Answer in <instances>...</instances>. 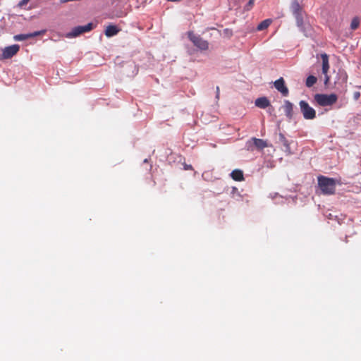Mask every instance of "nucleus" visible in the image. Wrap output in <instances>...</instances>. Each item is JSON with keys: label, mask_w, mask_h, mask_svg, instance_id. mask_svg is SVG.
Returning a JSON list of instances; mask_svg holds the SVG:
<instances>
[{"label": "nucleus", "mask_w": 361, "mask_h": 361, "mask_svg": "<svg viewBox=\"0 0 361 361\" xmlns=\"http://www.w3.org/2000/svg\"><path fill=\"white\" fill-rule=\"evenodd\" d=\"M321 58L322 61V73L326 75L329 70V56L326 53H324L321 54Z\"/></svg>", "instance_id": "14"}, {"label": "nucleus", "mask_w": 361, "mask_h": 361, "mask_svg": "<svg viewBox=\"0 0 361 361\" xmlns=\"http://www.w3.org/2000/svg\"><path fill=\"white\" fill-rule=\"evenodd\" d=\"M216 99H219V87L218 86L216 87Z\"/></svg>", "instance_id": "28"}, {"label": "nucleus", "mask_w": 361, "mask_h": 361, "mask_svg": "<svg viewBox=\"0 0 361 361\" xmlns=\"http://www.w3.org/2000/svg\"><path fill=\"white\" fill-rule=\"evenodd\" d=\"M275 88L281 93L283 96H288L289 91L285 84V80L283 78H280L274 82Z\"/></svg>", "instance_id": "10"}, {"label": "nucleus", "mask_w": 361, "mask_h": 361, "mask_svg": "<svg viewBox=\"0 0 361 361\" xmlns=\"http://www.w3.org/2000/svg\"><path fill=\"white\" fill-rule=\"evenodd\" d=\"M267 143L262 139L252 137L246 142V147L248 150L252 151L253 147H256L257 149H263L267 147Z\"/></svg>", "instance_id": "7"}, {"label": "nucleus", "mask_w": 361, "mask_h": 361, "mask_svg": "<svg viewBox=\"0 0 361 361\" xmlns=\"http://www.w3.org/2000/svg\"><path fill=\"white\" fill-rule=\"evenodd\" d=\"M184 169L185 170H192V166L191 165H188V164H184Z\"/></svg>", "instance_id": "27"}, {"label": "nucleus", "mask_w": 361, "mask_h": 361, "mask_svg": "<svg viewBox=\"0 0 361 361\" xmlns=\"http://www.w3.org/2000/svg\"><path fill=\"white\" fill-rule=\"evenodd\" d=\"M271 23V19H266L263 21H262L257 27V30H264L265 29H267L269 25Z\"/></svg>", "instance_id": "18"}, {"label": "nucleus", "mask_w": 361, "mask_h": 361, "mask_svg": "<svg viewBox=\"0 0 361 361\" xmlns=\"http://www.w3.org/2000/svg\"><path fill=\"white\" fill-rule=\"evenodd\" d=\"M318 185L324 195H334L336 191V180L324 176H318Z\"/></svg>", "instance_id": "1"}, {"label": "nucleus", "mask_w": 361, "mask_h": 361, "mask_svg": "<svg viewBox=\"0 0 361 361\" xmlns=\"http://www.w3.org/2000/svg\"><path fill=\"white\" fill-rule=\"evenodd\" d=\"M278 196H279V195L276 192L270 194V197L272 199H274L275 197H276Z\"/></svg>", "instance_id": "30"}, {"label": "nucleus", "mask_w": 361, "mask_h": 361, "mask_svg": "<svg viewBox=\"0 0 361 361\" xmlns=\"http://www.w3.org/2000/svg\"><path fill=\"white\" fill-rule=\"evenodd\" d=\"M143 164L145 165V170L147 171H151L152 168V164L149 162V160L148 159H145L144 161H143Z\"/></svg>", "instance_id": "23"}, {"label": "nucleus", "mask_w": 361, "mask_h": 361, "mask_svg": "<svg viewBox=\"0 0 361 361\" xmlns=\"http://www.w3.org/2000/svg\"><path fill=\"white\" fill-rule=\"evenodd\" d=\"M324 84L326 85L328 82H329V77L328 75V74L326 73V75H324Z\"/></svg>", "instance_id": "29"}, {"label": "nucleus", "mask_w": 361, "mask_h": 361, "mask_svg": "<svg viewBox=\"0 0 361 361\" xmlns=\"http://www.w3.org/2000/svg\"><path fill=\"white\" fill-rule=\"evenodd\" d=\"M231 178L236 181L244 180L243 172L240 169H235L231 173Z\"/></svg>", "instance_id": "16"}, {"label": "nucleus", "mask_w": 361, "mask_h": 361, "mask_svg": "<svg viewBox=\"0 0 361 361\" xmlns=\"http://www.w3.org/2000/svg\"><path fill=\"white\" fill-rule=\"evenodd\" d=\"M317 77L314 75H309L306 79L305 85L307 87H311L317 82Z\"/></svg>", "instance_id": "19"}, {"label": "nucleus", "mask_w": 361, "mask_h": 361, "mask_svg": "<svg viewBox=\"0 0 361 361\" xmlns=\"http://www.w3.org/2000/svg\"><path fill=\"white\" fill-rule=\"evenodd\" d=\"M314 99L317 104L321 106H328L334 104L338 99L336 94H316L314 96Z\"/></svg>", "instance_id": "2"}, {"label": "nucleus", "mask_w": 361, "mask_h": 361, "mask_svg": "<svg viewBox=\"0 0 361 361\" xmlns=\"http://www.w3.org/2000/svg\"><path fill=\"white\" fill-rule=\"evenodd\" d=\"M360 25V20L357 17L353 18L350 23V28L353 30H356Z\"/></svg>", "instance_id": "20"}, {"label": "nucleus", "mask_w": 361, "mask_h": 361, "mask_svg": "<svg viewBox=\"0 0 361 361\" xmlns=\"http://www.w3.org/2000/svg\"><path fill=\"white\" fill-rule=\"evenodd\" d=\"M300 112L306 120H313L317 117L316 111L310 106L307 102L301 100L299 102Z\"/></svg>", "instance_id": "3"}, {"label": "nucleus", "mask_w": 361, "mask_h": 361, "mask_svg": "<svg viewBox=\"0 0 361 361\" xmlns=\"http://www.w3.org/2000/svg\"><path fill=\"white\" fill-rule=\"evenodd\" d=\"M290 9L295 18L302 17L305 13L302 6L299 4L298 0L291 1Z\"/></svg>", "instance_id": "9"}, {"label": "nucleus", "mask_w": 361, "mask_h": 361, "mask_svg": "<svg viewBox=\"0 0 361 361\" xmlns=\"http://www.w3.org/2000/svg\"><path fill=\"white\" fill-rule=\"evenodd\" d=\"M255 104L260 109H266L270 106V102L266 97H262L255 100Z\"/></svg>", "instance_id": "13"}, {"label": "nucleus", "mask_w": 361, "mask_h": 361, "mask_svg": "<svg viewBox=\"0 0 361 361\" xmlns=\"http://www.w3.org/2000/svg\"><path fill=\"white\" fill-rule=\"evenodd\" d=\"M118 32L119 30L116 25H109L106 27L104 33L106 37H112L116 35Z\"/></svg>", "instance_id": "15"}, {"label": "nucleus", "mask_w": 361, "mask_h": 361, "mask_svg": "<svg viewBox=\"0 0 361 361\" xmlns=\"http://www.w3.org/2000/svg\"><path fill=\"white\" fill-rule=\"evenodd\" d=\"M94 25L92 23H89L85 25H79L73 27L70 32H68L66 35V37L67 38H74L77 37L79 35L90 32L94 28Z\"/></svg>", "instance_id": "5"}, {"label": "nucleus", "mask_w": 361, "mask_h": 361, "mask_svg": "<svg viewBox=\"0 0 361 361\" xmlns=\"http://www.w3.org/2000/svg\"><path fill=\"white\" fill-rule=\"evenodd\" d=\"M45 30L36 31L29 34H20L17 35L13 37L16 41H23L29 38L35 37L45 33Z\"/></svg>", "instance_id": "11"}, {"label": "nucleus", "mask_w": 361, "mask_h": 361, "mask_svg": "<svg viewBox=\"0 0 361 361\" xmlns=\"http://www.w3.org/2000/svg\"><path fill=\"white\" fill-rule=\"evenodd\" d=\"M360 97V92L358 91H356L353 93V99L355 100H357Z\"/></svg>", "instance_id": "26"}, {"label": "nucleus", "mask_w": 361, "mask_h": 361, "mask_svg": "<svg viewBox=\"0 0 361 361\" xmlns=\"http://www.w3.org/2000/svg\"><path fill=\"white\" fill-rule=\"evenodd\" d=\"M276 143L283 147L281 149L286 155L289 156L293 154L291 149V145L294 144L295 142L293 140H288L282 133H279Z\"/></svg>", "instance_id": "6"}, {"label": "nucleus", "mask_w": 361, "mask_h": 361, "mask_svg": "<svg viewBox=\"0 0 361 361\" xmlns=\"http://www.w3.org/2000/svg\"><path fill=\"white\" fill-rule=\"evenodd\" d=\"M20 49V46L18 44H13L11 46H8L4 48L2 51L1 55L0 56V60L2 59H8L15 56Z\"/></svg>", "instance_id": "8"}, {"label": "nucleus", "mask_w": 361, "mask_h": 361, "mask_svg": "<svg viewBox=\"0 0 361 361\" xmlns=\"http://www.w3.org/2000/svg\"><path fill=\"white\" fill-rule=\"evenodd\" d=\"M189 39L192 42L194 46L201 51H206L209 48V42L202 38L200 35H195L193 32L190 31L188 32Z\"/></svg>", "instance_id": "4"}, {"label": "nucleus", "mask_w": 361, "mask_h": 361, "mask_svg": "<svg viewBox=\"0 0 361 361\" xmlns=\"http://www.w3.org/2000/svg\"><path fill=\"white\" fill-rule=\"evenodd\" d=\"M231 195L232 197L235 198L237 200L241 197L238 188L235 187L232 188Z\"/></svg>", "instance_id": "21"}, {"label": "nucleus", "mask_w": 361, "mask_h": 361, "mask_svg": "<svg viewBox=\"0 0 361 361\" xmlns=\"http://www.w3.org/2000/svg\"><path fill=\"white\" fill-rule=\"evenodd\" d=\"M30 0H21L19 3H18V6L20 7H23V6L26 5Z\"/></svg>", "instance_id": "25"}, {"label": "nucleus", "mask_w": 361, "mask_h": 361, "mask_svg": "<svg viewBox=\"0 0 361 361\" xmlns=\"http://www.w3.org/2000/svg\"><path fill=\"white\" fill-rule=\"evenodd\" d=\"M283 109L287 118L290 121L293 118V104L289 100H284Z\"/></svg>", "instance_id": "12"}, {"label": "nucleus", "mask_w": 361, "mask_h": 361, "mask_svg": "<svg viewBox=\"0 0 361 361\" xmlns=\"http://www.w3.org/2000/svg\"><path fill=\"white\" fill-rule=\"evenodd\" d=\"M295 21H296V25L298 28L301 27L302 26H303L304 25H305L307 23L306 22L304 21L303 16L296 18Z\"/></svg>", "instance_id": "22"}, {"label": "nucleus", "mask_w": 361, "mask_h": 361, "mask_svg": "<svg viewBox=\"0 0 361 361\" xmlns=\"http://www.w3.org/2000/svg\"><path fill=\"white\" fill-rule=\"evenodd\" d=\"M299 30L305 37H308L311 35L312 27L309 23L300 27Z\"/></svg>", "instance_id": "17"}, {"label": "nucleus", "mask_w": 361, "mask_h": 361, "mask_svg": "<svg viewBox=\"0 0 361 361\" xmlns=\"http://www.w3.org/2000/svg\"><path fill=\"white\" fill-rule=\"evenodd\" d=\"M254 0H249V1L247 3V4L245 6V9L247 11H249L252 6L254 5Z\"/></svg>", "instance_id": "24"}]
</instances>
